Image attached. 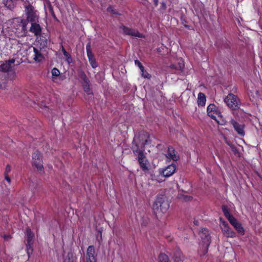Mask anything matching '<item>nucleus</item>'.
<instances>
[{"instance_id":"8","label":"nucleus","mask_w":262,"mask_h":262,"mask_svg":"<svg viewBox=\"0 0 262 262\" xmlns=\"http://www.w3.org/2000/svg\"><path fill=\"white\" fill-rule=\"evenodd\" d=\"M220 226L224 235L227 237H234L235 232L229 226L228 224L222 218L220 219Z\"/></svg>"},{"instance_id":"41","label":"nucleus","mask_w":262,"mask_h":262,"mask_svg":"<svg viewBox=\"0 0 262 262\" xmlns=\"http://www.w3.org/2000/svg\"><path fill=\"white\" fill-rule=\"evenodd\" d=\"M231 147H232V150H233L234 148L232 146H231Z\"/></svg>"},{"instance_id":"21","label":"nucleus","mask_w":262,"mask_h":262,"mask_svg":"<svg viewBox=\"0 0 262 262\" xmlns=\"http://www.w3.org/2000/svg\"><path fill=\"white\" fill-rule=\"evenodd\" d=\"M83 89L85 92L88 93V94H90L92 93L90 87V85L89 84V80L86 78L85 75H83Z\"/></svg>"},{"instance_id":"11","label":"nucleus","mask_w":262,"mask_h":262,"mask_svg":"<svg viewBox=\"0 0 262 262\" xmlns=\"http://www.w3.org/2000/svg\"><path fill=\"white\" fill-rule=\"evenodd\" d=\"M122 33L125 35H128L134 37L143 38L144 35L138 32L136 29H134L122 26L120 27Z\"/></svg>"},{"instance_id":"22","label":"nucleus","mask_w":262,"mask_h":262,"mask_svg":"<svg viewBox=\"0 0 262 262\" xmlns=\"http://www.w3.org/2000/svg\"><path fill=\"white\" fill-rule=\"evenodd\" d=\"M205 95L202 93H199L198 97V104L200 106H204L206 103Z\"/></svg>"},{"instance_id":"28","label":"nucleus","mask_w":262,"mask_h":262,"mask_svg":"<svg viewBox=\"0 0 262 262\" xmlns=\"http://www.w3.org/2000/svg\"><path fill=\"white\" fill-rule=\"evenodd\" d=\"M159 262H169L168 256L165 254H161L159 256Z\"/></svg>"},{"instance_id":"38","label":"nucleus","mask_w":262,"mask_h":262,"mask_svg":"<svg viewBox=\"0 0 262 262\" xmlns=\"http://www.w3.org/2000/svg\"><path fill=\"white\" fill-rule=\"evenodd\" d=\"M4 238L6 239H8L9 238V236H5Z\"/></svg>"},{"instance_id":"10","label":"nucleus","mask_w":262,"mask_h":262,"mask_svg":"<svg viewBox=\"0 0 262 262\" xmlns=\"http://www.w3.org/2000/svg\"><path fill=\"white\" fill-rule=\"evenodd\" d=\"M176 169V165L172 164L165 168L159 169V173L164 178H168L174 173Z\"/></svg>"},{"instance_id":"12","label":"nucleus","mask_w":262,"mask_h":262,"mask_svg":"<svg viewBox=\"0 0 262 262\" xmlns=\"http://www.w3.org/2000/svg\"><path fill=\"white\" fill-rule=\"evenodd\" d=\"M29 52L31 58L36 62H39L43 58V56L40 51L33 46L29 47Z\"/></svg>"},{"instance_id":"24","label":"nucleus","mask_w":262,"mask_h":262,"mask_svg":"<svg viewBox=\"0 0 262 262\" xmlns=\"http://www.w3.org/2000/svg\"><path fill=\"white\" fill-rule=\"evenodd\" d=\"M4 3L8 8L11 9L15 7L16 1V0H4Z\"/></svg>"},{"instance_id":"14","label":"nucleus","mask_w":262,"mask_h":262,"mask_svg":"<svg viewBox=\"0 0 262 262\" xmlns=\"http://www.w3.org/2000/svg\"><path fill=\"white\" fill-rule=\"evenodd\" d=\"M136 155L138 156V161L141 167L143 170L148 169V161L143 154V151L135 152Z\"/></svg>"},{"instance_id":"9","label":"nucleus","mask_w":262,"mask_h":262,"mask_svg":"<svg viewBox=\"0 0 262 262\" xmlns=\"http://www.w3.org/2000/svg\"><path fill=\"white\" fill-rule=\"evenodd\" d=\"M15 59L12 58L5 61L0 65V71L4 72H11L13 71L15 68Z\"/></svg>"},{"instance_id":"4","label":"nucleus","mask_w":262,"mask_h":262,"mask_svg":"<svg viewBox=\"0 0 262 262\" xmlns=\"http://www.w3.org/2000/svg\"><path fill=\"white\" fill-rule=\"evenodd\" d=\"M199 235L202 241L203 254H205L210 244V236L207 229L203 228L199 232Z\"/></svg>"},{"instance_id":"2","label":"nucleus","mask_w":262,"mask_h":262,"mask_svg":"<svg viewBox=\"0 0 262 262\" xmlns=\"http://www.w3.org/2000/svg\"><path fill=\"white\" fill-rule=\"evenodd\" d=\"M24 5L26 19H21L19 26H21L22 30L25 32L28 22H35L38 19V16L34 7L29 3H25Z\"/></svg>"},{"instance_id":"26","label":"nucleus","mask_w":262,"mask_h":262,"mask_svg":"<svg viewBox=\"0 0 262 262\" xmlns=\"http://www.w3.org/2000/svg\"><path fill=\"white\" fill-rule=\"evenodd\" d=\"M86 50L87 56L89 58V60L95 58L94 56L91 51L90 43H88L86 45Z\"/></svg>"},{"instance_id":"5","label":"nucleus","mask_w":262,"mask_h":262,"mask_svg":"<svg viewBox=\"0 0 262 262\" xmlns=\"http://www.w3.org/2000/svg\"><path fill=\"white\" fill-rule=\"evenodd\" d=\"M34 234L29 228H27L25 233V242H26V251L29 256L33 252Z\"/></svg>"},{"instance_id":"23","label":"nucleus","mask_w":262,"mask_h":262,"mask_svg":"<svg viewBox=\"0 0 262 262\" xmlns=\"http://www.w3.org/2000/svg\"><path fill=\"white\" fill-rule=\"evenodd\" d=\"M222 210L224 215L227 218L229 222H230V221H231L232 219L235 218L233 215L230 214V212L227 207L225 206H223Z\"/></svg>"},{"instance_id":"33","label":"nucleus","mask_w":262,"mask_h":262,"mask_svg":"<svg viewBox=\"0 0 262 262\" xmlns=\"http://www.w3.org/2000/svg\"><path fill=\"white\" fill-rule=\"evenodd\" d=\"M142 76L146 78H149L150 77V75L143 69V71H141Z\"/></svg>"},{"instance_id":"30","label":"nucleus","mask_w":262,"mask_h":262,"mask_svg":"<svg viewBox=\"0 0 262 262\" xmlns=\"http://www.w3.org/2000/svg\"><path fill=\"white\" fill-rule=\"evenodd\" d=\"M62 51L64 56L67 58V61L68 63H70L71 61V58L70 54L66 51V50L62 47Z\"/></svg>"},{"instance_id":"17","label":"nucleus","mask_w":262,"mask_h":262,"mask_svg":"<svg viewBox=\"0 0 262 262\" xmlns=\"http://www.w3.org/2000/svg\"><path fill=\"white\" fill-rule=\"evenodd\" d=\"M229 222L239 234L242 235L244 234L245 230L242 227V224L236 220V219H232V220Z\"/></svg>"},{"instance_id":"18","label":"nucleus","mask_w":262,"mask_h":262,"mask_svg":"<svg viewBox=\"0 0 262 262\" xmlns=\"http://www.w3.org/2000/svg\"><path fill=\"white\" fill-rule=\"evenodd\" d=\"M31 27L30 31L34 34L35 36H40L41 33L40 26L35 22H31Z\"/></svg>"},{"instance_id":"6","label":"nucleus","mask_w":262,"mask_h":262,"mask_svg":"<svg viewBox=\"0 0 262 262\" xmlns=\"http://www.w3.org/2000/svg\"><path fill=\"white\" fill-rule=\"evenodd\" d=\"M224 102L231 108L235 110L240 106L238 98L233 94H229L224 99Z\"/></svg>"},{"instance_id":"3","label":"nucleus","mask_w":262,"mask_h":262,"mask_svg":"<svg viewBox=\"0 0 262 262\" xmlns=\"http://www.w3.org/2000/svg\"><path fill=\"white\" fill-rule=\"evenodd\" d=\"M168 208V203L163 197H158L153 204L154 212L157 216L165 213Z\"/></svg>"},{"instance_id":"19","label":"nucleus","mask_w":262,"mask_h":262,"mask_svg":"<svg viewBox=\"0 0 262 262\" xmlns=\"http://www.w3.org/2000/svg\"><path fill=\"white\" fill-rule=\"evenodd\" d=\"M167 159L172 160L173 161H177L179 159V156L176 154L175 150L172 147L168 148L167 152L166 154Z\"/></svg>"},{"instance_id":"34","label":"nucleus","mask_w":262,"mask_h":262,"mask_svg":"<svg viewBox=\"0 0 262 262\" xmlns=\"http://www.w3.org/2000/svg\"><path fill=\"white\" fill-rule=\"evenodd\" d=\"M184 67V64L183 63H179V66L178 67H175V66H173L172 68L174 67V68L177 70H182L183 69Z\"/></svg>"},{"instance_id":"25","label":"nucleus","mask_w":262,"mask_h":262,"mask_svg":"<svg viewBox=\"0 0 262 262\" xmlns=\"http://www.w3.org/2000/svg\"><path fill=\"white\" fill-rule=\"evenodd\" d=\"M174 262H183V256L180 252H176L173 256Z\"/></svg>"},{"instance_id":"36","label":"nucleus","mask_w":262,"mask_h":262,"mask_svg":"<svg viewBox=\"0 0 262 262\" xmlns=\"http://www.w3.org/2000/svg\"><path fill=\"white\" fill-rule=\"evenodd\" d=\"M6 171L7 172H8L10 171V167L9 165L7 166Z\"/></svg>"},{"instance_id":"20","label":"nucleus","mask_w":262,"mask_h":262,"mask_svg":"<svg viewBox=\"0 0 262 262\" xmlns=\"http://www.w3.org/2000/svg\"><path fill=\"white\" fill-rule=\"evenodd\" d=\"M52 78L54 82H58L57 78L58 77L60 80H63L65 77L60 75V71L56 68H54L51 71Z\"/></svg>"},{"instance_id":"29","label":"nucleus","mask_w":262,"mask_h":262,"mask_svg":"<svg viewBox=\"0 0 262 262\" xmlns=\"http://www.w3.org/2000/svg\"><path fill=\"white\" fill-rule=\"evenodd\" d=\"M162 178H163V176L160 175V174L159 176H156L155 174L151 175V180L153 181H156L159 183L162 182L164 181L162 179Z\"/></svg>"},{"instance_id":"15","label":"nucleus","mask_w":262,"mask_h":262,"mask_svg":"<svg viewBox=\"0 0 262 262\" xmlns=\"http://www.w3.org/2000/svg\"><path fill=\"white\" fill-rule=\"evenodd\" d=\"M230 123L238 135L242 136L245 135L244 125L243 124H240L233 119L231 120Z\"/></svg>"},{"instance_id":"7","label":"nucleus","mask_w":262,"mask_h":262,"mask_svg":"<svg viewBox=\"0 0 262 262\" xmlns=\"http://www.w3.org/2000/svg\"><path fill=\"white\" fill-rule=\"evenodd\" d=\"M32 164L37 171L40 173L43 172L41 156L40 152L37 150L35 151L32 155Z\"/></svg>"},{"instance_id":"35","label":"nucleus","mask_w":262,"mask_h":262,"mask_svg":"<svg viewBox=\"0 0 262 262\" xmlns=\"http://www.w3.org/2000/svg\"><path fill=\"white\" fill-rule=\"evenodd\" d=\"M107 12L112 13V14H118L116 11L115 10H114V9L113 8V7H108L107 9Z\"/></svg>"},{"instance_id":"40","label":"nucleus","mask_w":262,"mask_h":262,"mask_svg":"<svg viewBox=\"0 0 262 262\" xmlns=\"http://www.w3.org/2000/svg\"><path fill=\"white\" fill-rule=\"evenodd\" d=\"M158 0H154L156 5L158 4Z\"/></svg>"},{"instance_id":"39","label":"nucleus","mask_w":262,"mask_h":262,"mask_svg":"<svg viewBox=\"0 0 262 262\" xmlns=\"http://www.w3.org/2000/svg\"><path fill=\"white\" fill-rule=\"evenodd\" d=\"M43 108V109H45V110H48V107H47V106H44Z\"/></svg>"},{"instance_id":"32","label":"nucleus","mask_w":262,"mask_h":262,"mask_svg":"<svg viewBox=\"0 0 262 262\" xmlns=\"http://www.w3.org/2000/svg\"><path fill=\"white\" fill-rule=\"evenodd\" d=\"M135 64L136 66H137L139 67L140 71L143 70L144 67L142 66V63L138 60H135Z\"/></svg>"},{"instance_id":"31","label":"nucleus","mask_w":262,"mask_h":262,"mask_svg":"<svg viewBox=\"0 0 262 262\" xmlns=\"http://www.w3.org/2000/svg\"><path fill=\"white\" fill-rule=\"evenodd\" d=\"M89 61L93 68H96L97 67V64L95 61V58L90 59Z\"/></svg>"},{"instance_id":"16","label":"nucleus","mask_w":262,"mask_h":262,"mask_svg":"<svg viewBox=\"0 0 262 262\" xmlns=\"http://www.w3.org/2000/svg\"><path fill=\"white\" fill-rule=\"evenodd\" d=\"M207 114L208 115L213 119L216 120V115H220L217 110L215 105L214 104H210L207 107Z\"/></svg>"},{"instance_id":"13","label":"nucleus","mask_w":262,"mask_h":262,"mask_svg":"<svg viewBox=\"0 0 262 262\" xmlns=\"http://www.w3.org/2000/svg\"><path fill=\"white\" fill-rule=\"evenodd\" d=\"M97 254L94 246H90L87 248L86 262H96Z\"/></svg>"},{"instance_id":"37","label":"nucleus","mask_w":262,"mask_h":262,"mask_svg":"<svg viewBox=\"0 0 262 262\" xmlns=\"http://www.w3.org/2000/svg\"><path fill=\"white\" fill-rule=\"evenodd\" d=\"M5 179L6 180L9 182L10 183V179L9 177H8L7 176H5Z\"/></svg>"},{"instance_id":"27","label":"nucleus","mask_w":262,"mask_h":262,"mask_svg":"<svg viewBox=\"0 0 262 262\" xmlns=\"http://www.w3.org/2000/svg\"><path fill=\"white\" fill-rule=\"evenodd\" d=\"M178 198L180 200L184 201H189L191 200L192 198L190 196L185 195L182 193L178 194Z\"/></svg>"},{"instance_id":"1","label":"nucleus","mask_w":262,"mask_h":262,"mask_svg":"<svg viewBox=\"0 0 262 262\" xmlns=\"http://www.w3.org/2000/svg\"><path fill=\"white\" fill-rule=\"evenodd\" d=\"M149 142V136L148 133L142 130L136 135L133 140V150L134 153L143 151L144 146Z\"/></svg>"}]
</instances>
